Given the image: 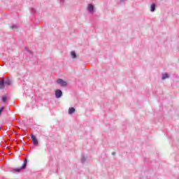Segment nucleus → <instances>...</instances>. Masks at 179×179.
<instances>
[{
  "instance_id": "f3484780",
  "label": "nucleus",
  "mask_w": 179,
  "mask_h": 179,
  "mask_svg": "<svg viewBox=\"0 0 179 179\" xmlns=\"http://www.w3.org/2000/svg\"><path fill=\"white\" fill-rule=\"evenodd\" d=\"M65 2V0H60V3H64Z\"/></svg>"
},
{
  "instance_id": "dca6fc26",
  "label": "nucleus",
  "mask_w": 179,
  "mask_h": 179,
  "mask_svg": "<svg viewBox=\"0 0 179 179\" xmlns=\"http://www.w3.org/2000/svg\"><path fill=\"white\" fill-rule=\"evenodd\" d=\"M31 13H36V9L35 8H31Z\"/></svg>"
},
{
  "instance_id": "1a4fd4ad",
  "label": "nucleus",
  "mask_w": 179,
  "mask_h": 179,
  "mask_svg": "<svg viewBox=\"0 0 179 179\" xmlns=\"http://www.w3.org/2000/svg\"><path fill=\"white\" fill-rule=\"evenodd\" d=\"M75 113V108H69V114L72 115Z\"/></svg>"
},
{
  "instance_id": "412c9836",
  "label": "nucleus",
  "mask_w": 179,
  "mask_h": 179,
  "mask_svg": "<svg viewBox=\"0 0 179 179\" xmlns=\"http://www.w3.org/2000/svg\"><path fill=\"white\" fill-rule=\"evenodd\" d=\"M0 130H1V127H0Z\"/></svg>"
},
{
  "instance_id": "a211bd4d",
  "label": "nucleus",
  "mask_w": 179,
  "mask_h": 179,
  "mask_svg": "<svg viewBox=\"0 0 179 179\" xmlns=\"http://www.w3.org/2000/svg\"><path fill=\"white\" fill-rule=\"evenodd\" d=\"M25 49L27 50V51H28V52L31 53V52L29 49H27V48H25Z\"/></svg>"
},
{
  "instance_id": "9d476101",
  "label": "nucleus",
  "mask_w": 179,
  "mask_h": 179,
  "mask_svg": "<svg viewBox=\"0 0 179 179\" xmlns=\"http://www.w3.org/2000/svg\"><path fill=\"white\" fill-rule=\"evenodd\" d=\"M169 78V74L167 73H165L162 74V80H164L165 79Z\"/></svg>"
},
{
  "instance_id": "f03ea898",
  "label": "nucleus",
  "mask_w": 179,
  "mask_h": 179,
  "mask_svg": "<svg viewBox=\"0 0 179 179\" xmlns=\"http://www.w3.org/2000/svg\"><path fill=\"white\" fill-rule=\"evenodd\" d=\"M57 85H60L62 87H66V86H68V83L61 78L57 79Z\"/></svg>"
},
{
  "instance_id": "7ed1b4c3",
  "label": "nucleus",
  "mask_w": 179,
  "mask_h": 179,
  "mask_svg": "<svg viewBox=\"0 0 179 179\" xmlns=\"http://www.w3.org/2000/svg\"><path fill=\"white\" fill-rule=\"evenodd\" d=\"M55 97L57 99H60V97H62V91L61 90H57L55 91Z\"/></svg>"
},
{
  "instance_id": "aec40b11",
  "label": "nucleus",
  "mask_w": 179,
  "mask_h": 179,
  "mask_svg": "<svg viewBox=\"0 0 179 179\" xmlns=\"http://www.w3.org/2000/svg\"><path fill=\"white\" fill-rule=\"evenodd\" d=\"M112 155H115V152H112Z\"/></svg>"
},
{
  "instance_id": "ddd939ff",
  "label": "nucleus",
  "mask_w": 179,
  "mask_h": 179,
  "mask_svg": "<svg viewBox=\"0 0 179 179\" xmlns=\"http://www.w3.org/2000/svg\"><path fill=\"white\" fill-rule=\"evenodd\" d=\"M81 162L83 163H85V162H86V157H85V155H82V157H81Z\"/></svg>"
},
{
  "instance_id": "f257e3e1",
  "label": "nucleus",
  "mask_w": 179,
  "mask_h": 179,
  "mask_svg": "<svg viewBox=\"0 0 179 179\" xmlns=\"http://www.w3.org/2000/svg\"><path fill=\"white\" fill-rule=\"evenodd\" d=\"M27 166V159L25 158L24 159V164L22 166V167L15 169V171H16L17 173H20V171H22V170H24V169H26Z\"/></svg>"
},
{
  "instance_id": "0eeeda50",
  "label": "nucleus",
  "mask_w": 179,
  "mask_h": 179,
  "mask_svg": "<svg viewBox=\"0 0 179 179\" xmlns=\"http://www.w3.org/2000/svg\"><path fill=\"white\" fill-rule=\"evenodd\" d=\"M150 10H151V12H155V10H156V4L155 3H152L151 5Z\"/></svg>"
},
{
  "instance_id": "39448f33",
  "label": "nucleus",
  "mask_w": 179,
  "mask_h": 179,
  "mask_svg": "<svg viewBox=\"0 0 179 179\" xmlns=\"http://www.w3.org/2000/svg\"><path fill=\"white\" fill-rule=\"evenodd\" d=\"M87 9L90 13H93V12H94V6H93V4H88Z\"/></svg>"
},
{
  "instance_id": "423d86ee",
  "label": "nucleus",
  "mask_w": 179,
  "mask_h": 179,
  "mask_svg": "<svg viewBox=\"0 0 179 179\" xmlns=\"http://www.w3.org/2000/svg\"><path fill=\"white\" fill-rule=\"evenodd\" d=\"M0 89H5V80H0Z\"/></svg>"
},
{
  "instance_id": "20e7f679",
  "label": "nucleus",
  "mask_w": 179,
  "mask_h": 179,
  "mask_svg": "<svg viewBox=\"0 0 179 179\" xmlns=\"http://www.w3.org/2000/svg\"><path fill=\"white\" fill-rule=\"evenodd\" d=\"M31 138L32 139V141L34 142V145H38V140H37V138L36 137V136L31 134Z\"/></svg>"
},
{
  "instance_id": "6e6552de",
  "label": "nucleus",
  "mask_w": 179,
  "mask_h": 179,
  "mask_svg": "<svg viewBox=\"0 0 179 179\" xmlns=\"http://www.w3.org/2000/svg\"><path fill=\"white\" fill-rule=\"evenodd\" d=\"M10 84H11L10 80L7 79L4 80V85L7 86H10Z\"/></svg>"
},
{
  "instance_id": "f8f14e48",
  "label": "nucleus",
  "mask_w": 179,
  "mask_h": 179,
  "mask_svg": "<svg viewBox=\"0 0 179 179\" xmlns=\"http://www.w3.org/2000/svg\"><path fill=\"white\" fill-rule=\"evenodd\" d=\"M71 55L72 58H76V57H77L76 56V52H75L73 51L71 52Z\"/></svg>"
},
{
  "instance_id": "9b49d317",
  "label": "nucleus",
  "mask_w": 179,
  "mask_h": 179,
  "mask_svg": "<svg viewBox=\"0 0 179 179\" xmlns=\"http://www.w3.org/2000/svg\"><path fill=\"white\" fill-rule=\"evenodd\" d=\"M7 100H8V97L6 96H2L3 103H6Z\"/></svg>"
},
{
  "instance_id": "4468645a",
  "label": "nucleus",
  "mask_w": 179,
  "mask_h": 179,
  "mask_svg": "<svg viewBox=\"0 0 179 179\" xmlns=\"http://www.w3.org/2000/svg\"><path fill=\"white\" fill-rule=\"evenodd\" d=\"M11 29H12V30H13V29H17V26H16V25H13V26H11Z\"/></svg>"
},
{
  "instance_id": "6ab92c4d",
  "label": "nucleus",
  "mask_w": 179,
  "mask_h": 179,
  "mask_svg": "<svg viewBox=\"0 0 179 179\" xmlns=\"http://www.w3.org/2000/svg\"><path fill=\"white\" fill-rule=\"evenodd\" d=\"M127 0H120V2H125Z\"/></svg>"
},
{
  "instance_id": "2eb2a0df",
  "label": "nucleus",
  "mask_w": 179,
  "mask_h": 179,
  "mask_svg": "<svg viewBox=\"0 0 179 179\" xmlns=\"http://www.w3.org/2000/svg\"><path fill=\"white\" fill-rule=\"evenodd\" d=\"M4 108H5L4 107L0 108V115L2 114V111H3Z\"/></svg>"
}]
</instances>
